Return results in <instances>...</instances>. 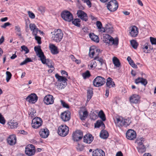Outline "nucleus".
Returning a JSON list of instances; mask_svg holds the SVG:
<instances>
[{
    "label": "nucleus",
    "instance_id": "nucleus-29",
    "mask_svg": "<svg viewBox=\"0 0 156 156\" xmlns=\"http://www.w3.org/2000/svg\"><path fill=\"white\" fill-rule=\"evenodd\" d=\"M100 137L103 139L107 138L108 136V134L107 131L105 130H102L100 134Z\"/></svg>",
    "mask_w": 156,
    "mask_h": 156
},
{
    "label": "nucleus",
    "instance_id": "nucleus-44",
    "mask_svg": "<svg viewBox=\"0 0 156 156\" xmlns=\"http://www.w3.org/2000/svg\"><path fill=\"white\" fill-rule=\"evenodd\" d=\"M43 60L44 62V63H42L43 64H45L46 65L48 66L49 68H50L53 69V68H54L53 65L51 62L50 63H46V58L45 57L43 59Z\"/></svg>",
    "mask_w": 156,
    "mask_h": 156
},
{
    "label": "nucleus",
    "instance_id": "nucleus-7",
    "mask_svg": "<svg viewBox=\"0 0 156 156\" xmlns=\"http://www.w3.org/2000/svg\"><path fill=\"white\" fill-rule=\"evenodd\" d=\"M108 9L111 12H114L118 8L117 2L115 0H113L109 2L107 5Z\"/></svg>",
    "mask_w": 156,
    "mask_h": 156
},
{
    "label": "nucleus",
    "instance_id": "nucleus-28",
    "mask_svg": "<svg viewBox=\"0 0 156 156\" xmlns=\"http://www.w3.org/2000/svg\"><path fill=\"white\" fill-rule=\"evenodd\" d=\"M89 36L92 41L96 43L99 42V40L98 36L95 35L94 33L90 34Z\"/></svg>",
    "mask_w": 156,
    "mask_h": 156
},
{
    "label": "nucleus",
    "instance_id": "nucleus-16",
    "mask_svg": "<svg viewBox=\"0 0 156 156\" xmlns=\"http://www.w3.org/2000/svg\"><path fill=\"white\" fill-rule=\"evenodd\" d=\"M38 97L35 94H32L28 95L26 98L27 101L30 103H34L37 100Z\"/></svg>",
    "mask_w": 156,
    "mask_h": 156
},
{
    "label": "nucleus",
    "instance_id": "nucleus-58",
    "mask_svg": "<svg viewBox=\"0 0 156 156\" xmlns=\"http://www.w3.org/2000/svg\"><path fill=\"white\" fill-rule=\"evenodd\" d=\"M61 73L62 75L64 76V77L67 78L68 76V73L65 70H61Z\"/></svg>",
    "mask_w": 156,
    "mask_h": 156
},
{
    "label": "nucleus",
    "instance_id": "nucleus-59",
    "mask_svg": "<svg viewBox=\"0 0 156 156\" xmlns=\"http://www.w3.org/2000/svg\"><path fill=\"white\" fill-rule=\"evenodd\" d=\"M150 41L152 44H156V38L151 37Z\"/></svg>",
    "mask_w": 156,
    "mask_h": 156
},
{
    "label": "nucleus",
    "instance_id": "nucleus-36",
    "mask_svg": "<svg viewBox=\"0 0 156 156\" xmlns=\"http://www.w3.org/2000/svg\"><path fill=\"white\" fill-rule=\"evenodd\" d=\"M9 125L10 126L11 129L16 128L18 125V123L17 122H14V121H11L8 122Z\"/></svg>",
    "mask_w": 156,
    "mask_h": 156
},
{
    "label": "nucleus",
    "instance_id": "nucleus-30",
    "mask_svg": "<svg viewBox=\"0 0 156 156\" xmlns=\"http://www.w3.org/2000/svg\"><path fill=\"white\" fill-rule=\"evenodd\" d=\"M103 121L101 120L97 121L96 123L95 124V127L99 128L100 127H101L102 129L104 128L105 127V125Z\"/></svg>",
    "mask_w": 156,
    "mask_h": 156
},
{
    "label": "nucleus",
    "instance_id": "nucleus-54",
    "mask_svg": "<svg viewBox=\"0 0 156 156\" xmlns=\"http://www.w3.org/2000/svg\"><path fill=\"white\" fill-rule=\"evenodd\" d=\"M5 122V119L1 114L0 113V123L2 124H4Z\"/></svg>",
    "mask_w": 156,
    "mask_h": 156
},
{
    "label": "nucleus",
    "instance_id": "nucleus-48",
    "mask_svg": "<svg viewBox=\"0 0 156 156\" xmlns=\"http://www.w3.org/2000/svg\"><path fill=\"white\" fill-rule=\"evenodd\" d=\"M32 62V61L30 58H27L23 61L21 62L20 63V65L22 66L26 64L28 62Z\"/></svg>",
    "mask_w": 156,
    "mask_h": 156
},
{
    "label": "nucleus",
    "instance_id": "nucleus-46",
    "mask_svg": "<svg viewBox=\"0 0 156 156\" xmlns=\"http://www.w3.org/2000/svg\"><path fill=\"white\" fill-rule=\"evenodd\" d=\"M91 76L90 72L87 70L82 74V76L84 79L89 77Z\"/></svg>",
    "mask_w": 156,
    "mask_h": 156
},
{
    "label": "nucleus",
    "instance_id": "nucleus-33",
    "mask_svg": "<svg viewBox=\"0 0 156 156\" xmlns=\"http://www.w3.org/2000/svg\"><path fill=\"white\" fill-rule=\"evenodd\" d=\"M94 60L98 61L100 64L101 66H102L103 65H104L105 66H106L105 61V60L103 59L102 58H99V57H94Z\"/></svg>",
    "mask_w": 156,
    "mask_h": 156
},
{
    "label": "nucleus",
    "instance_id": "nucleus-8",
    "mask_svg": "<svg viewBox=\"0 0 156 156\" xmlns=\"http://www.w3.org/2000/svg\"><path fill=\"white\" fill-rule=\"evenodd\" d=\"M25 152L26 154L29 156L34 155L35 152V149L34 145L28 144L25 147Z\"/></svg>",
    "mask_w": 156,
    "mask_h": 156
},
{
    "label": "nucleus",
    "instance_id": "nucleus-37",
    "mask_svg": "<svg viewBox=\"0 0 156 156\" xmlns=\"http://www.w3.org/2000/svg\"><path fill=\"white\" fill-rule=\"evenodd\" d=\"M96 26L98 29H99L100 31L104 32L105 30L104 28L103 27L101 23L99 21H97L96 23Z\"/></svg>",
    "mask_w": 156,
    "mask_h": 156
},
{
    "label": "nucleus",
    "instance_id": "nucleus-61",
    "mask_svg": "<svg viewBox=\"0 0 156 156\" xmlns=\"http://www.w3.org/2000/svg\"><path fill=\"white\" fill-rule=\"evenodd\" d=\"M11 25L10 23L9 22H6L2 26V27L5 28Z\"/></svg>",
    "mask_w": 156,
    "mask_h": 156
},
{
    "label": "nucleus",
    "instance_id": "nucleus-60",
    "mask_svg": "<svg viewBox=\"0 0 156 156\" xmlns=\"http://www.w3.org/2000/svg\"><path fill=\"white\" fill-rule=\"evenodd\" d=\"M127 60L129 62L130 65H131L132 63L134 62L132 59L129 56H128L127 58Z\"/></svg>",
    "mask_w": 156,
    "mask_h": 156
},
{
    "label": "nucleus",
    "instance_id": "nucleus-55",
    "mask_svg": "<svg viewBox=\"0 0 156 156\" xmlns=\"http://www.w3.org/2000/svg\"><path fill=\"white\" fill-rule=\"evenodd\" d=\"M84 3H86L89 8L91 7V3L90 0H82Z\"/></svg>",
    "mask_w": 156,
    "mask_h": 156
},
{
    "label": "nucleus",
    "instance_id": "nucleus-39",
    "mask_svg": "<svg viewBox=\"0 0 156 156\" xmlns=\"http://www.w3.org/2000/svg\"><path fill=\"white\" fill-rule=\"evenodd\" d=\"M99 117L102 120V121H104L106 120V117L105 114L102 110H101L98 114Z\"/></svg>",
    "mask_w": 156,
    "mask_h": 156
},
{
    "label": "nucleus",
    "instance_id": "nucleus-51",
    "mask_svg": "<svg viewBox=\"0 0 156 156\" xmlns=\"http://www.w3.org/2000/svg\"><path fill=\"white\" fill-rule=\"evenodd\" d=\"M67 85V82L61 83L58 84V86L59 88L62 89H64Z\"/></svg>",
    "mask_w": 156,
    "mask_h": 156
},
{
    "label": "nucleus",
    "instance_id": "nucleus-42",
    "mask_svg": "<svg viewBox=\"0 0 156 156\" xmlns=\"http://www.w3.org/2000/svg\"><path fill=\"white\" fill-rule=\"evenodd\" d=\"M15 30L16 31V35L21 37V29L19 26L17 25L15 26Z\"/></svg>",
    "mask_w": 156,
    "mask_h": 156
},
{
    "label": "nucleus",
    "instance_id": "nucleus-15",
    "mask_svg": "<svg viewBox=\"0 0 156 156\" xmlns=\"http://www.w3.org/2000/svg\"><path fill=\"white\" fill-rule=\"evenodd\" d=\"M126 137L129 140H133L136 137V132L132 129H129L126 132Z\"/></svg>",
    "mask_w": 156,
    "mask_h": 156
},
{
    "label": "nucleus",
    "instance_id": "nucleus-62",
    "mask_svg": "<svg viewBox=\"0 0 156 156\" xmlns=\"http://www.w3.org/2000/svg\"><path fill=\"white\" fill-rule=\"evenodd\" d=\"M76 148L78 150L80 151H81L83 150V147L82 145H79Z\"/></svg>",
    "mask_w": 156,
    "mask_h": 156
},
{
    "label": "nucleus",
    "instance_id": "nucleus-53",
    "mask_svg": "<svg viewBox=\"0 0 156 156\" xmlns=\"http://www.w3.org/2000/svg\"><path fill=\"white\" fill-rule=\"evenodd\" d=\"M61 105L63 107L69 108V106L68 104L66 103L64 101L61 100L60 101Z\"/></svg>",
    "mask_w": 156,
    "mask_h": 156
},
{
    "label": "nucleus",
    "instance_id": "nucleus-23",
    "mask_svg": "<svg viewBox=\"0 0 156 156\" xmlns=\"http://www.w3.org/2000/svg\"><path fill=\"white\" fill-rule=\"evenodd\" d=\"M92 156H105V153L101 149H97L93 151Z\"/></svg>",
    "mask_w": 156,
    "mask_h": 156
},
{
    "label": "nucleus",
    "instance_id": "nucleus-49",
    "mask_svg": "<svg viewBox=\"0 0 156 156\" xmlns=\"http://www.w3.org/2000/svg\"><path fill=\"white\" fill-rule=\"evenodd\" d=\"M6 80L7 82H8L11 78L12 74L10 72L7 71L6 72Z\"/></svg>",
    "mask_w": 156,
    "mask_h": 156
},
{
    "label": "nucleus",
    "instance_id": "nucleus-27",
    "mask_svg": "<svg viewBox=\"0 0 156 156\" xmlns=\"http://www.w3.org/2000/svg\"><path fill=\"white\" fill-rule=\"evenodd\" d=\"M49 48L51 53L53 54H56L58 52V51L57 47L54 44H51L49 45Z\"/></svg>",
    "mask_w": 156,
    "mask_h": 156
},
{
    "label": "nucleus",
    "instance_id": "nucleus-57",
    "mask_svg": "<svg viewBox=\"0 0 156 156\" xmlns=\"http://www.w3.org/2000/svg\"><path fill=\"white\" fill-rule=\"evenodd\" d=\"M28 13L29 16L32 19H34L35 17V16L34 14L30 11H28Z\"/></svg>",
    "mask_w": 156,
    "mask_h": 156
},
{
    "label": "nucleus",
    "instance_id": "nucleus-52",
    "mask_svg": "<svg viewBox=\"0 0 156 156\" xmlns=\"http://www.w3.org/2000/svg\"><path fill=\"white\" fill-rule=\"evenodd\" d=\"M21 48L22 51H25V54H26L28 53L29 52V50L28 48L25 45L22 46Z\"/></svg>",
    "mask_w": 156,
    "mask_h": 156
},
{
    "label": "nucleus",
    "instance_id": "nucleus-64",
    "mask_svg": "<svg viewBox=\"0 0 156 156\" xmlns=\"http://www.w3.org/2000/svg\"><path fill=\"white\" fill-rule=\"evenodd\" d=\"M36 112L35 110L33 111L32 112H31L30 113V114H29L32 117L34 116V115H35Z\"/></svg>",
    "mask_w": 156,
    "mask_h": 156
},
{
    "label": "nucleus",
    "instance_id": "nucleus-6",
    "mask_svg": "<svg viewBox=\"0 0 156 156\" xmlns=\"http://www.w3.org/2000/svg\"><path fill=\"white\" fill-rule=\"evenodd\" d=\"M105 80L101 76H98L93 80V84L94 86L99 87L105 84Z\"/></svg>",
    "mask_w": 156,
    "mask_h": 156
},
{
    "label": "nucleus",
    "instance_id": "nucleus-50",
    "mask_svg": "<svg viewBox=\"0 0 156 156\" xmlns=\"http://www.w3.org/2000/svg\"><path fill=\"white\" fill-rule=\"evenodd\" d=\"M94 57H99V54L101 53L100 50L96 48H94Z\"/></svg>",
    "mask_w": 156,
    "mask_h": 156
},
{
    "label": "nucleus",
    "instance_id": "nucleus-20",
    "mask_svg": "<svg viewBox=\"0 0 156 156\" xmlns=\"http://www.w3.org/2000/svg\"><path fill=\"white\" fill-rule=\"evenodd\" d=\"M140 97L137 94H133L129 98V100L131 103L137 104L140 101Z\"/></svg>",
    "mask_w": 156,
    "mask_h": 156
},
{
    "label": "nucleus",
    "instance_id": "nucleus-56",
    "mask_svg": "<svg viewBox=\"0 0 156 156\" xmlns=\"http://www.w3.org/2000/svg\"><path fill=\"white\" fill-rule=\"evenodd\" d=\"M34 36L35 40L37 41L38 43L39 44H41V37L37 36V35Z\"/></svg>",
    "mask_w": 156,
    "mask_h": 156
},
{
    "label": "nucleus",
    "instance_id": "nucleus-9",
    "mask_svg": "<svg viewBox=\"0 0 156 156\" xmlns=\"http://www.w3.org/2000/svg\"><path fill=\"white\" fill-rule=\"evenodd\" d=\"M42 122L41 119L38 117H36L32 120V126L34 129H37L42 125Z\"/></svg>",
    "mask_w": 156,
    "mask_h": 156
},
{
    "label": "nucleus",
    "instance_id": "nucleus-14",
    "mask_svg": "<svg viewBox=\"0 0 156 156\" xmlns=\"http://www.w3.org/2000/svg\"><path fill=\"white\" fill-rule=\"evenodd\" d=\"M54 98L53 96L50 94L46 95L44 99V103L46 105L52 104L54 102Z\"/></svg>",
    "mask_w": 156,
    "mask_h": 156
},
{
    "label": "nucleus",
    "instance_id": "nucleus-12",
    "mask_svg": "<svg viewBox=\"0 0 156 156\" xmlns=\"http://www.w3.org/2000/svg\"><path fill=\"white\" fill-rule=\"evenodd\" d=\"M129 33L130 36L132 37H136L138 34V29L135 26H132L129 28Z\"/></svg>",
    "mask_w": 156,
    "mask_h": 156
},
{
    "label": "nucleus",
    "instance_id": "nucleus-19",
    "mask_svg": "<svg viewBox=\"0 0 156 156\" xmlns=\"http://www.w3.org/2000/svg\"><path fill=\"white\" fill-rule=\"evenodd\" d=\"M83 142L87 144H90L94 140L92 135L89 134H87L83 137Z\"/></svg>",
    "mask_w": 156,
    "mask_h": 156
},
{
    "label": "nucleus",
    "instance_id": "nucleus-43",
    "mask_svg": "<svg viewBox=\"0 0 156 156\" xmlns=\"http://www.w3.org/2000/svg\"><path fill=\"white\" fill-rule=\"evenodd\" d=\"M94 48L93 47H90V48L89 55L91 58H93L94 56Z\"/></svg>",
    "mask_w": 156,
    "mask_h": 156
},
{
    "label": "nucleus",
    "instance_id": "nucleus-10",
    "mask_svg": "<svg viewBox=\"0 0 156 156\" xmlns=\"http://www.w3.org/2000/svg\"><path fill=\"white\" fill-rule=\"evenodd\" d=\"M83 136V132L80 130H77L74 132L72 135L73 139L74 141H77L81 140Z\"/></svg>",
    "mask_w": 156,
    "mask_h": 156
},
{
    "label": "nucleus",
    "instance_id": "nucleus-34",
    "mask_svg": "<svg viewBox=\"0 0 156 156\" xmlns=\"http://www.w3.org/2000/svg\"><path fill=\"white\" fill-rule=\"evenodd\" d=\"M137 149L138 150V152L141 153H143L145 152L146 149V147L144 145L138 146L137 147Z\"/></svg>",
    "mask_w": 156,
    "mask_h": 156
},
{
    "label": "nucleus",
    "instance_id": "nucleus-32",
    "mask_svg": "<svg viewBox=\"0 0 156 156\" xmlns=\"http://www.w3.org/2000/svg\"><path fill=\"white\" fill-rule=\"evenodd\" d=\"M112 61L115 66L116 67H119L120 66V63L119 59L116 57H114L113 58Z\"/></svg>",
    "mask_w": 156,
    "mask_h": 156
},
{
    "label": "nucleus",
    "instance_id": "nucleus-22",
    "mask_svg": "<svg viewBox=\"0 0 156 156\" xmlns=\"http://www.w3.org/2000/svg\"><path fill=\"white\" fill-rule=\"evenodd\" d=\"M30 28L32 31V34L33 35H37L38 31H41L38 30L36 25L34 23H30L29 25Z\"/></svg>",
    "mask_w": 156,
    "mask_h": 156
},
{
    "label": "nucleus",
    "instance_id": "nucleus-4",
    "mask_svg": "<svg viewBox=\"0 0 156 156\" xmlns=\"http://www.w3.org/2000/svg\"><path fill=\"white\" fill-rule=\"evenodd\" d=\"M57 132L60 136L64 137L67 135L69 132V128L66 125H62L58 128Z\"/></svg>",
    "mask_w": 156,
    "mask_h": 156
},
{
    "label": "nucleus",
    "instance_id": "nucleus-40",
    "mask_svg": "<svg viewBox=\"0 0 156 156\" xmlns=\"http://www.w3.org/2000/svg\"><path fill=\"white\" fill-rule=\"evenodd\" d=\"M93 95V91L91 89H89L87 90V101H89L90 99L91 98V97Z\"/></svg>",
    "mask_w": 156,
    "mask_h": 156
},
{
    "label": "nucleus",
    "instance_id": "nucleus-38",
    "mask_svg": "<svg viewBox=\"0 0 156 156\" xmlns=\"http://www.w3.org/2000/svg\"><path fill=\"white\" fill-rule=\"evenodd\" d=\"M95 60H92L90 61L89 64L88 65V66L90 67L89 69H92V68H95L97 66V64L96 62L95 61Z\"/></svg>",
    "mask_w": 156,
    "mask_h": 156
},
{
    "label": "nucleus",
    "instance_id": "nucleus-63",
    "mask_svg": "<svg viewBox=\"0 0 156 156\" xmlns=\"http://www.w3.org/2000/svg\"><path fill=\"white\" fill-rule=\"evenodd\" d=\"M19 133L23 135H27L28 134V133L24 130H20Z\"/></svg>",
    "mask_w": 156,
    "mask_h": 156
},
{
    "label": "nucleus",
    "instance_id": "nucleus-18",
    "mask_svg": "<svg viewBox=\"0 0 156 156\" xmlns=\"http://www.w3.org/2000/svg\"><path fill=\"white\" fill-rule=\"evenodd\" d=\"M49 134V131L47 128L41 129L39 132V135L40 136L43 138H47Z\"/></svg>",
    "mask_w": 156,
    "mask_h": 156
},
{
    "label": "nucleus",
    "instance_id": "nucleus-31",
    "mask_svg": "<svg viewBox=\"0 0 156 156\" xmlns=\"http://www.w3.org/2000/svg\"><path fill=\"white\" fill-rule=\"evenodd\" d=\"M88 115V112L86 111H84L83 112V114H81V112H79V116L80 119L82 120H85L87 117Z\"/></svg>",
    "mask_w": 156,
    "mask_h": 156
},
{
    "label": "nucleus",
    "instance_id": "nucleus-21",
    "mask_svg": "<svg viewBox=\"0 0 156 156\" xmlns=\"http://www.w3.org/2000/svg\"><path fill=\"white\" fill-rule=\"evenodd\" d=\"M16 137L14 135H11L8 137L7 141L10 145H14L16 143Z\"/></svg>",
    "mask_w": 156,
    "mask_h": 156
},
{
    "label": "nucleus",
    "instance_id": "nucleus-26",
    "mask_svg": "<svg viewBox=\"0 0 156 156\" xmlns=\"http://www.w3.org/2000/svg\"><path fill=\"white\" fill-rule=\"evenodd\" d=\"M55 76L58 80V81L60 82H62V83L67 82L66 81L67 80V79L66 77L60 76L58 73L56 74Z\"/></svg>",
    "mask_w": 156,
    "mask_h": 156
},
{
    "label": "nucleus",
    "instance_id": "nucleus-25",
    "mask_svg": "<svg viewBox=\"0 0 156 156\" xmlns=\"http://www.w3.org/2000/svg\"><path fill=\"white\" fill-rule=\"evenodd\" d=\"M106 85L107 87L109 88L115 87V83L113 81V79L109 77L106 80Z\"/></svg>",
    "mask_w": 156,
    "mask_h": 156
},
{
    "label": "nucleus",
    "instance_id": "nucleus-17",
    "mask_svg": "<svg viewBox=\"0 0 156 156\" xmlns=\"http://www.w3.org/2000/svg\"><path fill=\"white\" fill-rule=\"evenodd\" d=\"M78 16L82 20L87 21L88 20V17L87 14L83 11L79 10H78L77 13Z\"/></svg>",
    "mask_w": 156,
    "mask_h": 156
},
{
    "label": "nucleus",
    "instance_id": "nucleus-5",
    "mask_svg": "<svg viewBox=\"0 0 156 156\" xmlns=\"http://www.w3.org/2000/svg\"><path fill=\"white\" fill-rule=\"evenodd\" d=\"M61 15L64 20L69 22L72 21L73 19L72 14L68 11L65 10L62 11Z\"/></svg>",
    "mask_w": 156,
    "mask_h": 156
},
{
    "label": "nucleus",
    "instance_id": "nucleus-24",
    "mask_svg": "<svg viewBox=\"0 0 156 156\" xmlns=\"http://www.w3.org/2000/svg\"><path fill=\"white\" fill-rule=\"evenodd\" d=\"M135 82L136 84L140 83L144 86H145L147 83V81L146 79L142 77L138 78L135 80Z\"/></svg>",
    "mask_w": 156,
    "mask_h": 156
},
{
    "label": "nucleus",
    "instance_id": "nucleus-2",
    "mask_svg": "<svg viewBox=\"0 0 156 156\" xmlns=\"http://www.w3.org/2000/svg\"><path fill=\"white\" fill-rule=\"evenodd\" d=\"M52 34V39L54 41L58 43L62 40L63 37V33L60 29H55L51 32Z\"/></svg>",
    "mask_w": 156,
    "mask_h": 156
},
{
    "label": "nucleus",
    "instance_id": "nucleus-1",
    "mask_svg": "<svg viewBox=\"0 0 156 156\" xmlns=\"http://www.w3.org/2000/svg\"><path fill=\"white\" fill-rule=\"evenodd\" d=\"M116 125L119 127H126L131 123V121L129 118L125 119L122 116H118L116 118Z\"/></svg>",
    "mask_w": 156,
    "mask_h": 156
},
{
    "label": "nucleus",
    "instance_id": "nucleus-41",
    "mask_svg": "<svg viewBox=\"0 0 156 156\" xmlns=\"http://www.w3.org/2000/svg\"><path fill=\"white\" fill-rule=\"evenodd\" d=\"M72 21V23L74 25L78 27H80V19L76 18L74 19V20H73Z\"/></svg>",
    "mask_w": 156,
    "mask_h": 156
},
{
    "label": "nucleus",
    "instance_id": "nucleus-35",
    "mask_svg": "<svg viewBox=\"0 0 156 156\" xmlns=\"http://www.w3.org/2000/svg\"><path fill=\"white\" fill-rule=\"evenodd\" d=\"M145 139L143 137L137 138L135 141V143L137 144L138 146L143 145Z\"/></svg>",
    "mask_w": 156,
    "mask_h": 156
},
{
    "label": "nucleus",
    "instance_id": "nucleus-11",
    "mask_svg": "<svg viewBox=\"0 0 156 156\" xmlns=\"http://www.w3.org/2000/svg\"><path fill=\"white\" fill-rule=\"evenodd\" d=\"M34 50L36 52L37 55L40 58L42 62L44 63V62L43 61V59L45 56L44 55L43 52L41 49L40 46L35 47Z\"/></svg>",
    "mask_w": 156,
    "mask_h": 156
},
{
    "label": "nucleus",
    "instance_id": "nucleus-3",
    "mask_svg": "<svg viewBox=\"0 0 156 156\" xmlns=\"http://www.w3.org/2000/svg\"><path fill=\"white\" fill-rule=\"evenodd\" d=\"M103 41L106 44L117 45L118 44V39L117 38L114 39L109 34H105L103 36Z\"/></svg>",
    "mask_w": 156,
    "mask_h": 156
},
{
    "label": "nucleus",
    "instance_id": "nucleus-13",
    "mask_svg": "<svg viewBox=\"0 0 156 156\" xmlns=\"http://www.w3.org/2000/svg\"><path fill=\"white\" fill-rule=\"evenodd\" d=\"M71 118V113L69 111H66L61 113V118L64 122L69 121Z\"/></svg>",
    "mask_w": 156,
    "mask_h": 156
},
{
    "label": "nucleus",
    "instance_id": "nucleus-45",
    "mask_svg": "<svg viewBox=\"0 0 156 156\" xmlns=\"http://www.w3.org/2000/svg\"><path fill=\"white\" fill-rule=\"evenodd\" d=\"M130 44L132 47L134 49L137 48L138 44L136 41L134 40H132L130 41Z\"/></svg>",
    "mask_w": 156,
    "mask_h": 156
},
{
    "label": "nucleus",
    "instance_id": "nucleus-47",
    "mask_svg": "<svg viewBox=\"0 0 156 156\" xmlns=\"http://www.w3.org/2000/svg\"><path fill=\"white\" fill-rule=\"evenodd\" d=\"M104 30H105L104 32H106L109 34H111L113 32L112 28V27H109L108 26H106L104 28Z\"/></svg>",
    "mask_w": 156,
    "mask_h": 156
}]
</instances>
